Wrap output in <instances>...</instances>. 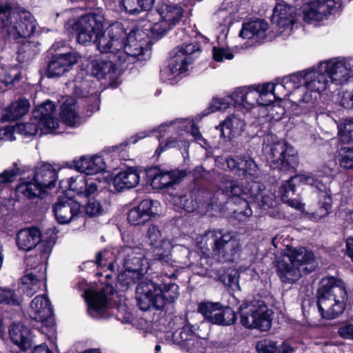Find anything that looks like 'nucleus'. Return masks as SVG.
<instances>
[{"label":"nucleus","instance_id":"obj_1","mask_svg":"<svg viewBox=\"0 0 353 353\" xmlns=\"http://www.w3.org/2000/svg\"><path fill=\"white\" fill-rule=\"evenodd\" d=\"M148 43L143 31L132 30L126 35L123 26L116 22L106 29V34L99 41V50L114 54L121 63L143 54Z\"/></svg>","mask_w":353,"mask_h":353},{"label":"nucleus","instance_id":"obj_2","mask_svg":"<svg viewBox=\"0 0 353 353\" xmlns=\"http://www.w3.org/2000/svg\"><path fill=\"white\" fill-rule=\"evenodd\" d=\"M123 245L118 251L117 261L123 264V270L118 275V283L128 290L141 280L149 269V260H154L139 239L132 234L123 236Z\"/></svg>","mask_w":353,"mask_h":353},{"label":"nucleus","instance_id":"obj_3","mask_svg":"<svg viewBox=\"0 0 353 353\" xmlns=\"http://www.w3.org/2000/svg\"><path fill=\"white\" fill-rule=\"evenodd\" d=\"M62 122L54 117L56 106L50 101H46L38 105L33 111L32 115L34 121H39L40 134H61L64 132L63 125L74 126L77 112L76 110V100L73 98H67L61 108Z\"/></svg>","mask_w":353,"mask_h":353},{"label":"nucleus","instance_id":"obj_4","mask_svg":"<svg viewBox=\"0 0 353 353\" xmlns=\"http://www.w3.org/2000/svg\"><path fill=\"white\" fill-rule=\"evenodd\" d=\"M347 293L345 283L333 276L321 279L318 290V308L323 318L333 319L345 307Z\"/></svg>","mask_w":353,"mask_h":353},{"label":"nucleus","instance_id":"obj_5","mask_svg":"<svg viewBox=\"0 0 353 353\" xmlns=\"http://www.w3.org/2000/svg\"><path fill=\"white\" fill-rule=\"evenodd\" d=\"M299 184L315 185L319 190V209L313 213L315 219L319 220L326 216L332 208V198L325 192L323 191V185L321 182L310 174H298L287 180L280 188V194L283 202L297 210H302L303 204L295 196L294 187Z\"/></svg>","mask_w":353,"mask_h":353},{"label":"nucleus","instance_id":"obj_6","mask_svg":"<svg viewBox=\"0 0 353 353\" xmlns=\"http://www.w3.org/2000/svg\"><path fill=\"white\" fill-rule=\"evenodd\" d=\"M37 27L33 16L28 12H14L8 3H0V40H17L32 34ZM3 46L0 45V50Z\"/></svg>","mask_w":353,"mask_h":353},{"label":"nucleus","instance_id":"obj_7","mask_svg":"<svg viewBox=\"0 0 353 353\" xmlns=\"http://www.w3.org/2000/svg\"><path fill=\"white\" fill-rule=\"evenodd\" d=\"M219 190L227 196L234 199L239 198L240 203L245 209L238 214L240 220H245L252 214L249 207L248 199L254 198L261 207L273 208L276 205L275 196L270 192H262L260 185L254 182L249 188H241L236 181L224 179L219 185Z\"/></svg>","mask_w":353,"mask_h":353},{"label":"nucleus","instance_id":"obj_8","mask_svg":"<svg viewBox=\"0 0 353 353\" xmlns=\"http://www.w3.org/2000/svg\"><path fill=\"white\" fill-rule=\"evenodd\" d=\"M191 127V134L196 141L205 143L199 129L188 119H177L170 122L162 123L158 128L160 141L156 152L159 155L163 151L172 148H186L189 143L183 138Z\"/></svg>","mask_w":353,"mask_h":353},{"label":"nucleus","instance_id":"obj_9","mask_svg":"<svg viewBox=\"0 0 353 353\" xmlns=\"http://www.w3.org/2000/svg\"><path fill=\"white\" fill-rule=\"evenodd\" d=\"M136 294L141 310H148L152 306L161 309L178 297L179 286L175 283H170L165 284L161 288L152 281L145 279L138 283Z\"/></svg>","mask_w":353,"mask_h":353},{"label":"nucleus","instance_id":"obj_10","mask_svg":"<svg viewBox=\"0 0 353 353\" xmlns=\"http://www.w3.org/2000/svg\"><path fill=\"white\" fill-rule=\"evenodd\" d=\"M200 49L196 43H189L177 47L168 61V66L161 72V79L170 85L176 84L185 77L188 66Z\"/></svg>","mask_w":353,"mask_h":353},{"label":"nucleus","instance_id":"obj_11","mask_svg":"<svg viewBox=\"0 0 353 353\" xmlns=\"http://www.w3.org/2000/svg\"><path fill=\"white\" fill-rule=\"evenodd\" d=\"M303 91L305 94L298 102L303 112L307 113L314 110L320 93L328 88L331 83L324 70H321V63L316 67L303 71Z\"/></svg>","mask_w":353,"mask_h":353},{"label":"nucleus","instance_id":"obj_12","mask_svg":"<svg viewBox=\"0 0 353 353\" xmlns=\"http://www.w3.org/2000/svg\"><path fill=\"white\" fill-rule=\"evenodd\" d=\"M202 239L209 241L213 258L221 263L233 261L239 255L240 243L230 232L209 231Z\"/></svg>","mask_w":353,"mask_h":353},{"label":"nucleus","instance_id":"obj_13","mask_svg":"<svg viewBox=\"0 0 353 353\" xmlns=\"http://www.w3.org/2000/svg\"><path fill=\"white\" fill-rule=\"evenodd\" d=\"M241 323L249 329L268 331L272 325V312L262 301L244 303L239 307Z\"/></svg>","mask_w":353,"mask_h":353},{"label":"nucleus","instance_id":"obj_14","mask_svg":"<svg viewBox=\"0 0 353 353\" xmlns=\"http://www.w3.org/2000/svg\"><path fill=\"white\" fill-rule=\"evenodd\" d=\"M104 17L98 13H89L81 16L73 25V30L80 43L94 42L99 50L100 39L106 34L103 32Z\"/></svg>","mask_w":353,"mask_h":353},{"label":"nucleus","instance_id":"obj_15","mask_svg":"<svg viewBox=\"0 0 353 353\" xmlns=\"http://www.w3.org/2000/svg\"><path fill=\"white\" fill-rule=\"evenodd\" d=\"M16 244L19 250L30 251L39 245L41 259L42 263L46 262L54 245L53 239L42 240L41 231L34 227L27 228L19 230L16 236ZM43 264H40L37 268L41 270Z\"/></svg>","mask_w":353,"mask_h":353},{"label":"nucleus","instance_id":"obj_16","mask_svg":"<svg viewBox=\"0 0 353 353\" xmlns=\"http://www.w3.org/2000/svg\"><path fill=\"white\" fill-rule=\"evenodd\" d=\"M269 150L268 159L273 169L283 172L294 169L297 165L296 151L294 148L283 141H279L267 146Z\"/></svg>","mask_w":353,"mask_h":353},{"label":"nucleus","instance_id":"obj_17","mask_svg":"<svg viewBox=\"0 0 353 353\" xmlns=\"http://www.w3.org/2000/svg\"><path fill=\"white\" fill-rule=\"evenodd\" d=\"M157 12L161 17L159 21L150 25L153 37H161L175 26L183 15V8L176 4H162Z\"/></svg>","mask_w":353,"mask_h":353},{"label":"nucleus","instance_id":"obj_18","mask_svg":"<svg viewBox=\"0 0 353 353\" xmlns=\"http://www.w3.org/2000/svg\"><path fill=\"white\" fill-rule=\"evenodd\" d=\"M330 83L342 85L353 77V60L341 57L333 58L321 62Z\"/></svg>","mask_w":353,"mask_h":353},{"label":"nucleus","instance_id":"obj_19","mask_svg":"<svg viewBox=\"0 0 353 353\" xmlns=\"http://www.w3.org/2000/svg\"><path fill=\"white\" fill-rule=\"evenodd\" d=\"M164 340L169 344L180 346L190 353L201 352L203 340L195 334L189 325L184 326L176 331H168L164 334Z\"/></svg>","mask_w":353,"mask_h":353},{"label":"nucleus","instance_id":"obj_20","mask_svg":"<svg viewBox=\"0 0 353 353\" xmlns=\"http://www.w3.org/2000/svg\"><path fill=\"white\" fill-rule=\"evenodd\" d=\"M198 312L213 324L230 325L236 321V314L230 307H221L219 303L204 302L199 304Z\"/></svg>","mask_w":353,"mask_h":353},{"label":"nucleus","instance_id":"obj_21","mask_svg":"<svg viewBox=\"0 0 353 353\" xmlns=\"http://www.w3.org/2000/svg\"><path fill=\"white\" fill-rule=\"evenodd\" d=\"M147 238L152 251L150 252L154 260L159 261L163 265H171L172 263L170 252L172 245L163 239L159 228L150 225L148 230Z\"/></svg>","mask_w":353,"mask_h":353},{"label":"nucleus","instance_id":"obj_22","mask_svg":"<svg viewBox=\"0 0 353 353\" xmlns=\"http://www.w3.org/2000/svg\"><path fill=\"white\" fill-rule=\"evenodd\" d=\"M30 316L39 321L49 332H54V319L53 310L48 297L46 295L37 296L30 303Z\"/></svg>","mask_w":353,"mask_h":353},{"label":"nucleus","instance_id":"obj_23","mask_svg":"<svg viewBox=\"0 0 353 353\" xmlns=\"http://www.w3.org/2000/svg\"><path fill=\"white\" fill-rule=\"evenodd\" d=\"M336 7L334 0H316L302 7V19L305 23L322 21L333 13Z\"/></svg>","mask_w":353,"mask_h":353},{"label":"nucleus","instance_id":"obj_24","mask_svg":"<svg viewBox=\"0 0 353 353\" xmlns=\"http://www.w3.org/2000/svg\"><path fill=\"white\" fill-rule=\"evenodd\" d=\"M296 19L295 8L285 2L276 4L272 16V21L278 27L279 34L285 37L291 34Z\"/></svg>","mask_w":353,"mask_h":353},{"label":"nucleus","instance_id":"obj_25","mask_svg":"<svg viewBox=\"0 0 353 353\" xmlns=\"http://www.w3.org/2000/svg\"><path fill=\"white\" fill-rule=\"evenodd\" d=\"M228 98L235 106L250 110L256 105H260L259 85L236 88L228 95Z\"/></svg>","mask_w":353,"mask_h":353},{"label":"nucleus","instance_id":"obj_26","mask_svg":"<svg viewBox=\"0 0 353 353\" xmlns=\"http://www.w3.org/2000/svg\"><path fill=\"white\" fill-rule=\"evenodd\" d=\"M112 288L106 286L103 290L97 292L91 290H85L83 293L84 299L88 304V312L93 318H98L104 313L108 307L111 300L108 292H112Z\"/></svg>","mask_w":353,"mask_h":353},{"label":"nucleus","instance_id":"obj_27","mask_svg":"<svg viewBox=\"0 0 353 353\" xmlns=\"http://www.w3.org/2000/svg\"><path fill=\"white\" fill-rule=\"evenodd\" d=\"M53 212L57 221L61 224H65L79 216L81 205L69 197L59 196L53 206Z\"/></svg>","mask_w":353,"mask_h":353},{"label":"nucleus","instance_id":"obj_28","mask_svg":"<svg viewBox=\"0 0 353 353\" xmlns=\"http://www.w3.org/2000/svg\"><path fill=\"white\" fill-rule=\"evenodd\" d=\"M78 61L74 52L56 54L48 65L46 76L48 78L59 77L68 72Z\"/></svg>","mask_w":353,"mask_h":353},{"label":"nucleus","instance_id":"obj_29","mask_svg":"<svg viewBox=\"0 0 353 353\" xmlns=\"http://www.w3.org/2000/svg\"><path fill=\"white\" fill-rule=\"evenodd\" d=\"M158 205L157 201L143 200L137 207L129 211L128 221L134 225L144 224L158 213Z\"/></svg>","mask_w":353,"mask_h":353},{"label":"nucleus","instance_id":"obj_30","mask_svg":"<svg viewBox=\"0 0 353 353\" xmlns=\"http://www.w3.org/2000/svg\"><path fill=\"white\" fill-rule=\"evenodd\" d=\"M112 60H94L90 62L88 69L92 76L98 79H106L110 82L114 81L117 78L115 63L118 62L117 57L112 54Z\"/></svg>","mask_w":353,"mask_h":353},{"label":"nucleus","instance_id":"obj_31","mask_svg":"<svg viewBox=\"0 0 353 353\" xmlns=\"http://www.w3.org/2000/svg\"><path fill=\"white\" fill-rule=\"evenodd\" d=\"M261 101L260 105H269L274 100L282 101L290 96L280 80L276 83H268L259 85Z\"/></svg>","mask_w":353,"mask_h":353},{"label":"nucleus","instance_id":"obj_32","mask_svg":"<svg viewBox=\"0 0 353 353\" xmlns=\"http://www.w3.org/2000/svg\"><path fill=\"white\" fill-rule=\"evenodd\" d=\"M75 170L86 175H97L106 170V163L100 156H83L74 161Z\"/></svg>","mask_w":353,"mask_h":353},{"label":"nucleus","instance_id":"obj_33","mask_svg":"<svg viewBox=\"0 0 353 353\" xmlns=\"http://www.w3.org/2000/svg\"><path fill=\"white\" fill-rule=\"evenodd\" d=\"M85 175H78L68 179V188L78 194H83L85 196L93 195L97 191V184L95 180Z\"/></svg>","mask_w":353,"mask_h":353},{"label":"nucleus","instance_id":"obj_34","mask_svg":"<svg viewBox=\"0 0 353 353\" xmlns=\"http://www.w3.org/2000/svg\"><path fill=\"white\" fill-rule=\"evenodd\" d=\"M83 71L79 73L74 81V93L77 97H88L91 96L92 100L96 102L94 110L99 109L97 101L98 95L96 91V86L94 83L92 81L91 77L88 76L87 78H83Z\"/></svg>","mask_w":353,"mask_h":353},{"label":"nucleus","instance_id":"obj_35","mask_svg":"<svg viewBox=\"0 0 353 353\" xmlns=\"http://www.w3.org/2000/svg\"><path fill=\"white\" fill-rule=\"evenodd\" d=\"M278 275L282 282L285 283H294L302 276L303 272H308L307 268L300 269L299 266L288 261L285 257L278 262Z\"/></svg>","mask_w":353,"mask_h":353},{"label":"nucleus","instance_id":"obj_36","mask_svg":"<svg viewBox=\"0 0 353 353\" xmlns=\"http://www.w3.org/2000/svg\"><path fill=\"white\" fill-rule=\"evenodd\" d=\"M42 285H46L43 273L37 275L33 272H27L19 283L18 291L30 297L37 293Z\"/></svg>","mask_w":353,"mask_h":353},{"label":"nucleus","instance_id":"obj_37","mask_svg":"<svg viewBox=\"0 0 353 353\" xmlns=\"http://www.w3.org/2000/svg\"><path fill=\"white\" fill-rule=\"evenodd\" d=\"M185 175L183 171L163 172L157 170L151 179L150 185L154 189L161 190L177 183Z\"/></svg>","mask_w":353,"mask_h":353},{"label":"nucleus","instance_id":"obj_38","mask_svg":"<svg viewBox=\"0 0 353 353\" xmlns=\"http://www.w3.org/2000/svg\"><path fill=\"white\" fill-rule=\"evenodd\" d=\"M268 23L263 19H257L243 24L239 37L245 39H264L268 30Z\"/></svg>","mask_w":353,"mask_h":353},{"label":"nucleus","instance_id":"obj_39","mask_svg":"<svg viewBox=\"0 0 353 353\" xmlns=\"http://www.w3.org/2000/svg\"><path fill=\"white\" fill-rule=\"evenodd\" d=\"M283 257L288 261L299 266L300 269H304L305 265L310 264L314 261V254L303 247L294 248L288 246Z\"/></svg>","mask_w":353,"mask_h":353},{"label":"nucleus","instance_id":"obj_40","mask_svg":"<svg viewBox=\"0 0 353 353\" xmlns=\"http://www.w3.org/2000/svg\"><path fill=\"white\" fill-rule=\"evenodd\" d=\"M10 337L12 343L21 350L25 351L32 345V338L30 330L21 323L12 325L9 330Z\"/></svg>","mask_w":353,"mask_h":353},{"label":"nucleus","instance_id":"obj_41","mask_svg":"<svg viewBox=\"0 0 353 353\" xmlns=\"http://www.w3.org/2000/svg\"><path fill=\"white\" fill-rule=\"evenodd\" d=\"M57 179V172L50 165L45 163L41 165L33 176V180L39 184L43 191L54 186Z\"/></svg>","mask_w":353,"mask_h":353},{"label":"nucleus","instance_id":"obj_42","mask_svg":"<svg viewBox=\"0 0 353 353\" xmlns=\"http://www.w3.org/2000/svg\"><path fill=\"white\" fill-rule=\"evenodd\" d=\"M140 181L139 172L133 169L128 168L119 172L113 179V185L117 191L132 188L137 186Z\"/></svg>","mask_w":353,"mask_h":353},{"label":"nucleus","instance_id":"obj_43","mask_svg":"<svg viewBox=\"0 0 353 353\" xmlns=\"http://www.w3.org/2000/svg\"><path fill=\"white\" fill-rule=\"evenodd\" d=\"M245 123L243 119L235 115L228 117L220 125L221 137L230 140L240 135L244 130Z\"/></svg>","mask_w":353,"mask_h":353},{"label":"nucleus","instance_id":"obj_44","mask_svg":"<svg viewBox=\"0 0 353 353\" xmlns=\"http://www.w3.org/2000/svg\"><path fill=\"white\" fill-rule=\"evenodd\" d=\"M30 104L26 99H20L12 103L3 110V121L16 120L26 114L29 110Z\"/></svg>","mask_w":353,"mask_h":353},{"label":"nucleus","instance_id":"obj_45","mask_svg":"<svg viewBox=\"0 0 353 353\" xmlns=\"http://www.w3.org/2000/svg\"><path fill=\"white\" fill-rule=\"evenodd\" d=\"M16 190L19 194H21L28 199L39 196L43 191L39 184L34 181L33 178L21 179L20 183L17 186Z\"/></svg>","mask_w":353,"mask_h":353},{"label":"nucleus","instance_id":"obj_46","mask_svg":"<svg viewBox=\"0 0 353 353\" xmlns=\"http://www.w3.org/2000/svg\"><path fill=\"white\" fill-rule=\"evenodd\" d=\"M280 81L290 94L291 93L296 94L298 92L305 93V91H303L304 86L303 71L285 77Z\"/></svg>","mask_w":353,"mask_h":353},{"label":"nucleus","instance_id":"obj_47","mask_svg":"<svg viewBox=\"0 0 353 353\" xmlns=\"http://www.w3.org/2000/svg\"><path fill=\"white\" fill-rule=\"evenodd\" d=\"M259 170L256 163L249 157H243L239 162V175L245 176L246 181L250 180L253 183L259 176Z\"/></svg>","mask_w":353,"mask_h":353},{"label":"nucleus","instance_id":"obj_48","mask_svg":"<svg viewBox=\"0 0 353 353\" xmlns=\"http://www.w3.org/2000/svg\"><path fill=\"white\" fill-rule=\"evenodd\" d=\"M154 0H121L124 10L131 14H137L152 8Z\"/></svg>","mask_w":353,"mask_h":353},{"label":"nucleus","instance_id":"obj_49","mask_svg":"<svg viewBox=\"0 0 353 353\" xmlns=\"http://www.w3.org/2000/svg\"><path fill=\"white\" fill-rule=\"evenodd\" d=\"M14 132L25 137H32L37 132H40L39 121H34V118L30 119V122L19 123L14 126Z\"/></svg>","mask_w":353,"mask_h":353},{"label":"nucleus","instance_id":"obj_50","mask_svg":"<svg viewBox=\"0 0 353 353\" xmlns=\"http://www.w3.org/2000/svg\"><path fill=\"white\" fill-rule=\"evenodd\" d=\"M172 201L175 206L187 212H191L195 208V202L191 194L174 196Z\"/></svg>","mask_w":353,"mask_h":353},{"label":"nucleus","instance_id":"obj_51","mask_svg":"<svg viewBox=\"0 0 353 353\" xmlns=\"http://www.w3.org/2000/svg\"><path fill=\"white\" fill-rule=\"evenodd\" d=\"M339 162L342 168L353 170V148H341L339 152Z\"/></svg>","mask_w":353,"mask_h":353},{"label":"nucleus","instance_id":"obj_52","mask_svg":"<svg viewBox=\"0 0 353 353\" xmlns=\"http://www.w3.org/2000/svg\"><path fill=\"white\" fill-rule=\"evenodd\" d=\"M229 99L228 97L213 98L209 105V113L227 110L230 106Z\"/></svg>","mask_w":353,"mask_h":353},{"label":"nucleus","instance_id":"obj_53","mask_svg":"<svg viewBox=\"0 0 353 353\" xmlns=\"http://www.w3.org/2000/svg\"><path fill=\"white\" fill-rule=\"evenodd\" d=\"M19 168L14 163V168L6 170L0 174V190H2L7 183L13 181L16 176L21 174Z\"/></svg>","mask_w":353,"mask_h":353},{"label":"nucleus","instance_id":"obj_54","mask_svg":"<svg viewBox=\"0 0 353 353\" xmlns=\"http://www.w3.org/2000/svg\"><path fill=\"white\" fill-rule=\"evenodd\" d=\"M339 133L342 142H353V121H348L343 125H341Z\"/></svg>","mask_w":353,"mask_h":353},{"label":"nucleus","instance_id":"obj_55","mask_svg":"<svg viewBox=\"0 0 353 353\" xmlns=\"http://www.w3.org/2000/svg\"><path fill=\"white\" fill-rule=\"evenodd\" d=\"M278 349L276 341L270 339H263L256 344L258 353H275Z\"/></svg>","mask_w":353,"mask_h":353},{"label":"nucleus","instance_id":"obj_56","mask_svg":"<svg viewBox=\"0 0 353 353\" xmlns=\"http://www.w3.org/2000/svg\"><path fill=\"white\" fill-rule=\"evenodd\" d=\"M21 299L14 294V293L7 289H0V303H4L12 305H19Z\"/></svg>","mask_w":353,"mask_h":353},{"label":"nucleus","instance_id":"obj_57","mask_svg":"<svg viewBox=\"0 0 353 353\" xmlns=\"http://www.w3.org/2000/svg\"><path fill=\"white\" fill-rule=\"evenodd\" d=\"M212 56L214 60L217 62H221L224 60H231L234 57L233 53L230 50L219 47L213 48Z\"/></svg>","mask_w":353,"mask_h":353},{"label":"nucleus","instance_id":"obj_58","mask_svg":"<svg viewBox=\"0 0 353 353\" xmlns=\"http://www.w3.org/2000/svg\"><path fill=\"white\" fill-rule=\"evenodd\" d=\"M103 208L97 201H90L85 206V212L90 216H99L102 214Z\"/></svg>","mask_w":353,"mask_h":353},{"label":"nucleus","instance_id":"obj_59","mask_svg":"<svg viewBox=\"0 0 353 353\" xmlns=\"http://www.w3.org/2000/svg\"><path fill=\"white\" fill-rule=\"evenodd\" d=\"M339 335L347 340H353V324L348 323L341 325L338 330Z\"/></svg>","mask_w":353,"mask_h":353},{"label":"nucleus","instance_id":"obj_60","mask_svg":"<svg viewBox=\"0 0 353 353\" xmlns=\"http://www.w3.org/2000/svg\"><path fill=\"white\" fill-rule=\"evenodd\" d=\"M14 128L6 126L0 129V141H12L15 139L14 137Z\"/></svg>","mask_w":353,"mask_h":353},{"label":"nucleus","instance_id":"obj_61","mask_svg":"<svg viewBox=\"0 0 353 353\" xmlns=\"http://www.w3.org/2000/svg\"><path fill=\"white\" fill-rule=\"evenodd\" d=\"M37 47V43L26 41L21 46L19 52L21 53H28V55H31L38 52V50H36Z\"/></svg>","mask_w":353,"mask_h":353},{"label":"nucleus","instance_id":"obj_62","mask_svg":"<svg viewBox=\"0 0 353 353\" xmlns=\"http://www.w3.org/2000/svg\"><path fill=\"white\" fill-rule=\"evenodd\" d=\"M341 105L345 108H353V94L352 92H345L341 99Z\"/></svg>","mask_w":353,"mask_h":353},{"label":"nucleus","instance_id":"obj_63","mask_svg":"<svg viewBox=\"0 0 353 353\" xmlns=\"http://www.w3.org/2000/svg\"><path fill=\"white\" fill-rule=\"evenodd\" d=\"M243 157H238L236 158L228 157L225 159V162L228 168L231 170L236 169L239 172V162L242 160Z\"/></svg>","mask_w":353,"mask_h":353},{"label":"nucleus","instance_id":"obj_64","mask_svg":"<svg viewBox=\"0 0 353 353\" xmlns=\"http://www.w3.org/2000/svg\"><path fill=\"white\" fill-rule=\"evenodd\" d=\"M295 352L293 347L288 342L283 341L281 345H278L276 353H294Z\"/></svg>","mask_w":353,"mask_h":353}]
</instances>
